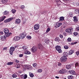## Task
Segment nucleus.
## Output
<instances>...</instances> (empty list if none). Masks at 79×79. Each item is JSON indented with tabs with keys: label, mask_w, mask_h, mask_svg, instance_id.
I'll use <instances>...</instances> for the list:
<instances>
[{
	"label": "nucleus",
	"mask_w": 79,
	"mask_h": 79,
	"mask_svg": "<svg viewBox=\"0 0 79 79\" xmlns=\"http://www.w3.org/2000/svg\"><path fill=\"white\" fill-rule=\"evenodd\" d=\"M73 30L74 28L72 27L68 28L65 29V32L67 33L69 32L70 33L69 34H72V31H73Z\"/></svg>",
	"instance_id": "1"
},
{
	"label": "nucleus",
	"mask_w": 79,
	"mask_h": 79,
	"mask_svg": "<svg viewBox=\"0 0 79 79\" xmlns=\"http://www.w3.org/2000/svg\"><path fill=\"white\" fill-rule=\"evenodd\" d=\"M60 60L61 62L64 63L67 61V57L66 56H63L61 57Z\"/></svg>",
	"instance_id": "2"
},
{
	"label": "nucleus",
	"mask_w": 79,
	"mask_h": 79,
	"mask_svg": "<svg viewBox=\"0 0 79 79\" xmlns=\"http://www.w3.org/2000/svg\"><path fill=\"white\" fill-rule=\"evenodd\" d=\"M15 47H11L10 48V49L9 50V52L10 53V54L12 55H13V52L15 51Z\"/></svg>",
	"instance_id": "3"
},
{
	"label": "nucleus",
	"mask_w": 79,
	"mask_h": 79,
	"mask_svg": "<svg viewBox=\"0 0 79 79\" xmlns=\"http://www.w3.org/2000/svg\"><path fill=\"white\" fill-rule=\"evenodd\" d=\"M37 50V48H35V47H33L31 49V51L33 53L36 52Z\"/></svg>",
	"instance_id": "4"
},
{
	"label": "nucleus",
	"mask_w": 79,
	"mask_h": 79,
	"mask_svg": "<svg viewBox=\"0 0 79 79\" xmlns=\"http://www.w3.org/2000/svg\"><path fill=\"white\" fill-rule=\"evenodd\" d=\"M26 33L25 32H24L23 33L20 34V36L22 39H24L26 37Z\"/></svg>",
	"instance_id": "5"
},
{
	"label": "nucleus",
	"mask_w": 79,
	"mask_h": 79,
	"mask_svg": "<svg viewBox=\"0 0 79 79\" xmlns=\"http://www.w3.org/2000/svg\"><path fill=\"white\" fill-rule=\"evenodd\" d=\"M40 27V25L39 24H37L34 26V29L35 30H38L39 29Z\"/></svg>",
	"instance_id": "6"
},
{
	"label": "nucleus",
	"mask_w": 79,
	"mask_h": 79,
	"mask_svg": "<svg viewBox=\"0 0 79 79\" xmlns=\"http://www.w3.org/2000/svg\"><path fill=\"white\" fill-rule=\"evenodd\" d=\"M12 19H13V18H9L7 19H6V20H5L4 21V23H9L10 21H11V20Z\"/></svg>",
	"instance_id": "7"
},
{
	"label": "nucleus",
	"mask_w": 79,
	"mask_h": 79,
	"mask_svg": "<svg viewBox=\"0 0 79 79\" xmlns=\"http://www.w3.org/2000/svg\"><path fill=\"white\" fill-rule=\"evenodd\" d=\"M21 39V37L19 36L15 37L14 38L13 40L14 41H18V40H19Z\"/></svg>",
	"instance_id": "8"
},
{
	"label": "nucleus",
	"mask_w": 79,
	"mask_h": 79,
	"mask_svg": "<svg viewBox=\"0 0 79 79\" xmlns=\"http://www.w3.org/2000/svg\"><path fill=\"white\" fill-rule=\"evenodd\" d=\"M38 48L40 50H43V46L41 44H39L38 45Z\"/></svg>",
	"instance_id": "9"
},
{
	"label": "nucleus",
	"mask_w": 79,
	"mask_h": 79,
	"mask_svg": "<svg viewBox=\"0 0 79 79\" xmlns=\"http://www.w3.org/2000/svg\"><path fill=\"white\" fill-rule=\"evenodd\" d=\"M69 74H71L72 75H76V72L74 71L73 70H69Z\"/></svg>",
	"instance_id": "10"
},
{
	"label": "nucleus",
	"mask_w": 79,
	"mask_h": 79,
	"mask_svg": "<svg viewBox=\"0 0 79 79\" xmlns=\"http://www.w3.org/2000/svg\"><path fill=\"white\" fill-rule=\"evenodd\" d=\"M66 72V71L64 69H62L59 71V73H60V74H64V73H65Z\"/></svg>",
	"instance_id": "11"
},
{
	"label": "nucleus",
	"mask_w": 79,
	"mask_h": 79,
	"mask_svg": "<svg viewBox=\"0 0 79 79\" xmlns=\"http://www.w3.org/2000/svg\"><path fill=\"white\" fill-rule=\"evenodd\" d=\"M61 25H62V23H56V27H59L61 26Z\"/></svg>",
	"instance_id": "12"
},
{
	"label": "nucleus",
	"mask_w": 79,
	"mask_h": 79,
	"mask_svg": "<svg viewBox=\"0 0 79 79\" xmlns=\"http://www.w3.org/2000/svg\"><path fill=\"white\" fill-rule=\"evenodd\" d=\"M21 23V20L19 19H16L15 20V23L16 24H19Z\"/></svg>",
	"instance_id": "13"
},
{
	"label": "nucleus",
	"mask_w": 79,
	"mask_h": 79,
	"mask_svg": "<svg viewBox=\"0 0 79 79\" xmlns=\"http://www.w3.org/2000/svg\"><path fill=\"white\" fill-rule=\"evenodd\" d=\"M5 18H6V17L5 16H3L0 17V22H2L5 19Z\"/></svg>",
	"instance_id": "14"
},
{
	"label": "nucleus",
	"mask_w": 79,
	"mask_h": 79,
	"mask_svg": "<svg viewBox=\"0 0 79 79\" xmlns=\"http://www.w3.org/2000/svg\"><path fill=\"white\" fill-rule=\"evenodd\" d=\"M4 32L5 34L8 33L9 32V30L8 28H5L4 29Z\"/></svg>",
	"instance_id": "15"
},
{
	"label": "nucleus",
	"mask_w": 79,
	"mask_h": 79,
	"mask_svg": "<svg viewBox=\"0 0 79 79\" xmlns=\"http://www.w3.org/2000/svg\"><path fill=\"white\" fill-rule=\"evenodd\" d=\"M1 39L2 40H5L6 39L5 36V35L2 36L1 35L0 37Z\"/></svg>",
	"instance_id": "16"
},
{
	"label": "nucleus",
	"mask_w": 79,
	"mask_h": 79,
	"mask_svg": "<svg viewBox=\"0 0 79 79\" xmlns=\"http://www.w3.org/2000/svg\"><path fill=\"white\" fill-rule=\"evenodd\" d=\"M25 53L26 55H30V54H31V52L28 51V50H27L25 51Z\"/></svg>",
	"instance_id": "17"
},
{
	"label": "nucleus",
	"mask_w": 79,
	"mask_h": 79,
	"mask_svg": "<svg viewBox=\"0 0 79 79\" xmlns=\"http://www.w3.org/2000/svg\"><path fill=\"white\" fill-rule=\"evenodd\" d=\"M10 35H11V33H5V35H4V36H5V37L6 38V37H9V36Z\"/></svg>",
	"instance_id": "18"
},
{
	"label": "nucleus",
	"mask_w": 79,
	"mask_h": 79,
	"mask_svg": "<svg viewBox=\"0 0 79 79\" xmlns=\"http://www.w3.org/2000/svg\"><path fill=\"white\" fill-rule=\"evenodd\" d=\"M22 49H23V50L25 52L26 50H28V48H27V47H26V46H23L22 47Z\"/></svg>",
	"instance_id": "19"
},
{
	"label": "nucleus",
	"mask_w": 79,
	"mask_h": 79,
	"mask_svg": "<svg viewBox=\"0 0 79 79\" xmlns=\"http://www.w3.org/2000/svg\"><path fill=\"white\" fill-rule=\"evenodd\" d=\"M55 48H56V50L57 51L61 49V46L59 45H57L56 46Z\"/></svg>",
	"instance_id": "20"
},
{
	"label": "nucleus",
	"mask_w": 79,
	"mask_h": 79,
	"mask_svg": "<svg viewBox=\"0 0 79 79\" xmlns=\"http://www.w3.org/2000/svg\"><path fill=\"white\" fill-rule=\"evenodd\" d=\"M66 68L67 69H71V66L70 65H66Z\"/></svg>",
	"instance_id": "21"
},
{
	"label": "nucleus",
	"mask_w": 79,
	"mask_h": 79,
	"mask_svg": "<svg viewBox=\"0 0 79 79\" xmlns=\"http://www.w3.org/2000/svg\"><path fill=\"white\" fill-rule=\"evenodd\" d=\"M4 14L5 15H9V12L7 10H5L4 12Z\"/></svg>",
	"instance_id": "22"
},
{
	"label": "nucleus",
	"mask_w": 79,
	"mask_h": 79,
	"mask_svg": "<svg viewBox=\"0 0 79 79\" xmlns=\"http://www.w3.org/2000/svg\"><path fill=\"white\" fill-rule=\"evenodd\" d=\"M54 40L56 41V42H59L60 40V38L58 37H56V38H55Z\"/></svg>",
	"instance_id": "23"
},
{
	"label": "nucleus",
	"mask_w": 79,
	"mask_h": 79,
	"mask_svg": "<svg viewBox=\"0 0 79 79\" xmlns=\"http://www.w3.org/2000/svg\"><path fill=\"white\" fill-rule=\"evenodd\" d=\"M63 55L64 56H66H66H67L69 55V54L67 52H64L63 53Z\"/></svg>",
	"instance_id": "24"
},
{
	"label": "nucleus",
	"mask_w": 79,
	"mask_h": 79,
	"mask_svg": "<svg viewBox=\"0 0 79 79\" xmlns=\"http://www.w3.org/2000/svg\"><path fill=\"white\" fill-rule=\"evenodd\" d=\"M15 68H20V65L19 64H17L15 65Z\"/></svg>",
	"instance_id": "25"
},
{
	"label": "nucleus",
	"mask_w": 79,
	"mask_h": 79,
	"mask_svg": "<svg viewBox=\"0 0 79 79\" xmlns=\"http://www.w3.org/2000/svg\"><path fill=\"white\" fill-rule=\"evenodd\" d=\"M64 17H60V21H63V20H64Z\"/></svg>",
	"instance_id": "26"
},
{
	"label": "nucleus",
	"mask_w": 79,
	"mask_h": 79,
	"mask_svg": "<svg viewBox=\"0 0 79 79\" xmlns=\"http://www.w3.org/2000/svg\"><path fill=\"white\" fill-rule=\"evenodd\" d=\"M45 42L46 43V44H48L49 42H50V40L48 39H46L44 40Z\"/></svg>",
	"instance_id": "27"
},
{
	"label": "nucleus",
	"mask_w": 79,
	"mask_h": 79,
	"mask_svg": "<svg viewBox=\"0 0 79 79\" xmlns=\"http://www.w3.org/2000/svg\"><path fill=\"white\" fill-rule=\"evenodd\" d=\"M73 53H74V51L73 50L70 51L69 52V55H72Z\"/></svg>",
	"instance_id": "28"
},
{
	"label": "nucleus",
	"mask_w": 79,
	"mask_h": 79,
	"mask_svg": "<svg viewBox=\"0 0 79 79\" xmlns=\"http://www.w3.org/2000/svg\"><path fill=\"white\" fill-rule=\"evenodd\" d=\"M73 19H74V22H76L78 21V19H77V17L76 16L73 17Z\"/></svg>",
	"instance_id": "29"
},
{
	"label": "nucleus",
	"mask_w": 79,
	"mask_h": 79,
	"mask_svg": "<svg viewBox=\"0 0 79 79\" xmlns=\"http://www.w3.org/2000/svg\"><path fill=\"white\" fill-rule=\"evenodd\" d=\"M2 2V3H6L8 2L7 0H2L1 1Z\"/></svg>",
	"instance_id": "30"
},
{
	"label": "nucleus",
	"mask_w": 79,
	"mask_h": 79,
	"mask_svg": "<svg viewBox=\"0 0 79 79\" xmlns=\"http://www.w3.org/2000/svg\"><path fill=\"white\" fill-rule=\"evenodd\" d=\"M12 77L13 78H16L17 77V75L16 74H13L12 75Z\"/></svg>",
	"instance_id": "31"
},
{
	"label": "nucleus",
	"mask_w": 79,
	"mask_h": 79,
	"mask_svg": "<svg viewBox=\"0 0 79 79\" xmlns=\"http://www.w3.org/2000/svg\"><path fill=\"white\" fill-rule=\"evenodd\" d=\"M29 76L31 77H34V74L31 72H30L29 73Z\"/></svg>",
	"instance_id": "32"
},
{
	"label": "nucleus",
	"mask_w": 79,
	"mask_h": 79,
	"mask_svg": "<svg viewBox=\"0 0 79 79\" xmlns=\"http://www.w3.org/2000/svg\"><path fill=\"white\" fill-rule=\"evenodd\" d=\"M13 64V62H9L7 63V65H11V64Z\"/></svg>",
	"instance_id": "33"
},
{
	"label": "nucleus",
	"mask_w": 79,
	"mask_h": 79,
	"mask_svg": "<svg viewBox=\"0 0 79 79\" xmlns=\"http://www.w3.org/2000/svg\"><path fill=\"white\" fill-rule=\"evenodd\" d=\"M73 78V76L72 75L69 76H68V79H72Z\"/></svg>",
	"instance_id": "34"
},
{
	"label": "nucleus",
	"mask_w": 79,
	"mask_h": 79,
	"mask_svg": "<svg viewBox=\"0 0 79 79\" xmlns=\"http://www.w3.org/2000/svg\"><path fill=\"white\" fill-rule=\"evenodd\" d=\"M57 51L60 53H62V50L61 49L57 50Z\"/></svg>",
	"instance_id": "35"
},
{
	"label": "nucleus",
	"mask_w": 79,
	"mask_h": 79,
	"mask_svg": "<svg viewBox=\"0 0 79 79\" xmlns=\"http://www.w3.org/2000/svg\"><path fill=\"white\" fill-rule=\"evenodd\" d=\"M11 11H12V13H13V14H14V13H15L16 12V10L15 9H12Z\"/></svg>",
	"instance_id": "36"
},
{
	"label": "nucleus",
	"mask_w": 79,
	"mask_h": 79,
	"mask_svg": "<svg viewBox=\"0 0 79 79\" xmlns=\"http://www.w3.org/2000/svg\"><path fill=\"white\" fill-rule=\"evenodd\" d=\"M27 39H28V40H30V39H31V37L30 35H28L27 36Z\"/></svg>",
	"instance_id": "37"
},
{
	"label": "nucleus",
	"mask_w": 79,
	"mask_h": 79,
	"mask_svg": "<svg viewBox=\"0 0 79 79\" xmlns=\"http://www.w3.org/2000/svg\"><path fill=\"white\" fill-rule=\"evenodd\" d=\"M64 48L65 49H68L69 48V47L68 46H64Z\"/></svg>",
	"instance_id": "38"
},
{
	"label": "nucleus",
	"mask_w": 79,
	"mask_h": 79,
	"mask_svg": "<svg viewBox=\"0 0 79 79\" xmlns=\"http://www.w3.org/2000/svg\"><path fill=\"white\" fill-rule=\"evenodd\" d=\"M38 73H42V69H39L38 70Z\"/></svg>",
	"instance_id": "39"
},
{
	"label": "nucleus",
	"mask_w": 79,
	"mask_h": 79,
	"mask_svg": "<svg viewBox=\"0 0 79 79\" xmlns=\"http://www.w3.org/2000/svg\"><path fill=\"white\" fill-rule=\"evenodd\" d=\"M33 67H34L35 68H36L37 66V64L36 63L33 64Z\"/></svg>",
	"instance_id": "40"
},
{
	"label": "nucleus",
	"mask_w": 79,
	"mask_h": 79,
	"mask_svg": "<svg viewBox=\"0 0 79 79\" xmlns=\"http://www.w3.org/2000/svg\"><path fill=\"white\" fill-rule=\"evenodd\" d=\"M77 66L78 67L79 66V63H76V64H75V67H77Z\"/></svg>",
	"instance_id": "41"
},
{
	"label": "nucleus",
	"mask_w": 79,
	"mask_h": 79,
	"mask_svg": "<svg viewBox=\"0 0 79 79\" xmlns=\"http://www.w3.org/2000/svg\"><path fill=\"white\" fill-rule=\"evenodd\" d=\"M73 34L74 35H78V33L76 31H75L73 33Z\"/></svg>",
	"instance_id": "42"
},
{
	"label": "nucleus",
	"mask_w": 79,
	"mask_h": 79,
	"mask_svg": "<svg viewBox=\"0 0 79 79\" xmlns=\"http://www.w3.org/2000/svg\"><path fill=\"white\" fill-rule=\"evenodd\" d=\"M67 40L68 42H71V39L70 38H68L67 39Z\"/></svg>",
	"instance_id": "43"
},
{
	"label": "nucleus",
	"mask_w": 79,
	"mask_h": 79,
	"mask_svg": "<svg viewBox=\"0 0 79 79\" xmlns=\"http://www.w3.org/2000/svg\"><path fill=\"white\" fill-rule=\"evenodd\" d=\"M14 61L15 62H16V63H19V60H17L16 59H15L14 60Z\"/></svg>",
	"instance_id": "44"
},
{
	"label": "nucleus",
	"mask_w": 79,
	"mask_h": 79,
	"mask_svg": "<svg viewBox=\"0 0 79 79\" xmlns=\"http://www.w3.org/2000/svg\"><path fill=\"white\" fill-rule=\"evenodd\" d=\"M21 9L23 10V9H24V8H25V6H24V5H22L21 6Z\"/></svg>",
	"instance_id": "45"
},
{
	"label": "nucleus",
	"mask_w": 79,
	"mask_h": 79,
	"mask_svg": "<svg viewBox=\"0 0 79 79\" xmlns=\"http://www.w3.org/2000/svg\"><path fill=\"white\" fill-rule=\"evenodd\" d=\"M50 31V28H48L46 30V32H48Z\"/></svg>",
	"instance_id": "46"
},
{
	"label": "nucleus",
	"mask_w": 79,
	"mask_h": 79,
	"mask_svg": "<svg viewBox=\"0 0 79 79\" xmlns=\"http://www.w3.org/2000/svg\"><path fill=\"white\" fill-rule=\"evenodd\" d=\"M27 77V76L26 74L24 75V77H23V79H26Z\"/></svg>",
	"instance_id": "47"
},
{
	"label": "nucleus",
	"mask_w": 79,
	"mask_h": 79,
	"mask_svg": "<svg viewBox=\"0 0 79 79\" xmlns=\"http://www.w3.org/2000/svg\"><path fill=\"white\" fill-rule=\"evenodd\" d=\"M76 30L78 31H79V26H78L76 28Z\"/></svg>",
	"instance_id": "48"
},
{
	"label": "nucleus",
	"mask_w": 79,
	"mask_h": 79,
	"mask_svg": "<svg viewBox=\"0 0 79 79\" xmlns=\"http://www.w3.org/2000/svg\"><path fill=\"white\" fill-rule=\"evenodd\" d=\"M24 75L23 74V75H21L20 76V77H22V78L23 79H24Z\"/></svg>",
	"instance_id": "49"
},
{
	"label": "nucleus",
	"mask_w": 79,
	"mask_h": 79,
	"mask_svg": "<svg viewBox=\"0 0 79 79\" xmlns=\"http://www.w3.org/2000/svg\"><path fill=\"white\" fill-rule=\"evenodd\" d=\"M60 38H61V39H63V35H60Z\"/></svg>",
	"instance_id": "50"
},
{
	"label": "nucleus",
	"mask_w": 79,
	"mask_h": 79,
	"mask_svg": "<svg viewBox=\"0 0 79 79\" xmlns=\"http://www.w3.org/2000/svg\"><path fill=\"white\" fill-rule=\"evenodd\" d=\"M76 53L77 55H79V50L76 52Z\"/></svg>",
	"instance_id": "51"
},
{
	"label": "nucleus",
	"mask_w": 79,
	"mask_h": 79,
	"mask_svg": "<svg viewBox=\"0 0 79 79\" xmlns=\"http://www.w3.org/2000/svg\"><path fill=\"white\" fill-rule=\"evenodd\" d=\"M19 56V57H23V54H20Z\"/></svg>",
	"instance_id": "52"
},
{
	"label": "nucleus",
	"mask_w": 79,
	"mask_h": 79,
	"mask_svg": "<svg viewBox=\"0 0 79 79\" xmlns=\"http://www.w3.org/2000/svg\"><path fill=\"white\" fill-rule=\"evenodd\" d=\"M58 66H61V64L60 63H59L58 64Z\"/></svg>",
	"instance_id": "53"
},
{
	"label": "nucleus",
	"mask_w": 79,
	"mask_h": 79,
	"mask_svg": "<svg viewBox=\"0 0 79 79\" xmlns=\"http://www.w3.org/2000/svg\"><path fill=\"white\" fill-rule=\"evenodd\" d=\"M7 48L6 47L5 48H3V50L6 51V50H7Z\"/></svg>",
	"instance_id": "54"
},
{
	"label": "nucleus",
	"mask_w": 79,
	"mask_h": 79,
	"mask_svg": "<svg viewBox=\"0 0 79 79\" xmlns=\"http://www.w3.org/2000/svg\"><path fill=\"white\" fill-rule=\"evenodd\" d=\"M18 45H16L15 46V48H18Z\"/></svg>",
	"instance_id": "55"
},
{
	"label": "nucleus",
	"mask_w": 79,
	"mask_h": 79,
	"mask_svg": "<svg viewBox=\"0 0 79 79\" xmlns=\"http://www.w3.org/2000/svg\"><path fill=\"white\" fill-rule=\"evenodd\" d=\"M63 35H64V36H65V35H66L67 34H66V32H64L63 33Z\"/></svg>",
	"instance_id": "56"
},
{
	"label": "nucleus",
	"mask_w": 79,
	"mask_h": 79,
	"mask_svg": "<svg viewBox=\"0 0 79 79\" xmlns=\"http://www.w3.org/2000/svg\"><path fill=\"white\" fill-rule=\"evenodd\" d=\"M76 5L77 6H79V2H78L76 3Z\"/></svg>",
	"instance_id": "57"
},
{
	"label": "nucleus",
	"mask_w": 79,
	"mask_h": 79,
	"mask_svg": "<svg viewBox=\"0 0 79 79\" xmlns=\"http://www.w3.org/2000/svg\"><path fill=\"white\" fill-rule=\"evenodd\" d=\"M41 14H44V13H45V11H42L41 12Z\"/></svg>",
	"instance_id": "58"
},
{
	"label": "nucleus",
	"mask_w": 79,
	"mask_h": 79,
	"mask_svg": "<svg viewBox=\"0 0 79 79\" xmlns=\"http://www.w3.org/2000/svg\"><path fill=\"white\" fill-rule=\"evenodd\" d=\"M55 78H56V79H59V77L56 76Z\"/></svg>",
	"instance_id": "59"
},
{
	"label": "nucleus",
	"mask_w": 79,
	"mask_h": 79,
	"mask_svg": "<svg viewBox=\"0 0 79 79\" xmlns=\"http://www.w3.org/2000/svg\"><path fill=\"white\" fill-rule=\"evenodd\" d=\"M77 42H74V44H77Z\"/></svg>",
	"instance_id": "60"
},
{
	"label": "nucleus",
	"mask_w": 79,
	"mask_h": 79,
	"mask_svg": "<svg viewBox=\"0 0 79 79\" xmlns=\"http://www.w3.org/2000/svg\"><path fill=\"white\" fill-rule=\"evenodd\" d=\"M56 2H57V3H58V2H59V1H58V0L57 1V0H56Z\"/></svg>",
	"instance_id": "61"
},
{
	"label": "nucleus",
	"mask_w": 79,
	"mask_h": 79,
	"mask_svg": "<svg viewBox=\"0 0 79 79\" xmlns=\"http://www.w3.org/2000/svg\"><path fill=\"white\" fill-rule=\"evenodd\" d=\"M70 17H73V15L72 14H71L70 15Z\"/></svg>",
	"instance_id": "62"
},
{
	"label": "nucleus",
	"mask_w": 79,
	"mask_h": 79,
	"mask_svg": "<svg viewBox=\"0 0 79 79\" xmlns=\"http://www.w3.org/2000/svg\"><path fill=\"white\" fill-rule=\"evenodd\" d=\"M74 43H71V44H72V45H74Z\"/></svg>",
	"instance_id": "63"
},
{
	"label": "nucleus",
	"mask_w": 79,
	"mask_h": 79,
	"mask_svg": "<svg viewBox=\"0 0 79 79\" xmlns=\"http://www.w3.org/2000/svg\"><path fill=\"white\" fill-rule=\"evenodd\" d=\"M78 15H79V10H78Z\"/></svg>",
	"instance_id": "64"
}]
</instances>
